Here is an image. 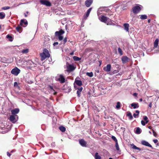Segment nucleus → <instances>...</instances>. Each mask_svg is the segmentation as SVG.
I'll return each instance as SVG.
<instances>
[{
  "mask_svg": "<svg viewBox=\"0 0 159 159\" xmlns=\"http://www.w3.org/2000/svg\"><path fill=\"white\" fill-rule=\"evenodd\" d=\"M140 19L142 20L145 19L147 18V16L145 15H139V16Z\"/></svg>",
  "mask_w": 159,
  "mask_h": 159,
  "instance_id": "26",
  "label": "nucleus"
},
{
  "mask_svg": "<svg viewBox=\"0 0 159 159\" xmlns=\"http://www.w3.org/2000/svg\"><path fill=\"white\" fill-rule=\"evenodd\" d=\"M70 54L71 55H73L74 54V52H71L70 53Z\"/></svg>",
  "mask_w": 159,
  "mask_h": 159,
  "instance_id": "58",
  "label": "nucleus"
},
{
  "mask_svg": "<svg viewBox=\"0 0 159 159\" xmlns=\"http://www.w3.org/2000/svg\"><path fill=\"white\" fill-rule=\"evenodd\" d=\"M19 110L18 108H15L11 111V113L12 115H16L19 113Z\"/></svg>",
  "mask_w": 159,
  "mask_h": 159,
  "instance_id": "17",
  "label": "nucleus"
},
{
  "mask_svg": "<svg viewBox=\"0 0 159 159\" xmlns=\"http://www.w3.org/2000/svg\"><path fill=\"white\" fill-rule=\"evenodd\" d=\"M93 0H87L85 2V4L87 7H89L93 2Z\"/></svg>",
  "mask_w": 159,
  "mask_h": 159,
  "instance_id": "15",
  "label": "nucleus"
},
{
  "mask_svg": "<svg viewBox=\"0 0 159 159\" xmlns=\"http://www.w3.org/2000/svg\"><path fill=\"white\" fill-rule=\"evenodd\" d=\"M143 119L146 121V123H147L149 121L148 118L147 116H144L143 117Z\"/></svg>",
  "mask_w": 159,
  "mask_h": 159,
  "instance_id": "39",
  "label": "nucleus"
},
{
  "mask_svg": "<svg viewBox=\"0 0 159 159\" xmlns=\"http://www.w3.org/2000/svg\"><path fill=\"white\" fill-rule=\"evenodd\" d=\"M139 100L140 102H142V98H140V99H139Z\"/></svg>",
  "mask_w": 159,
  "mask_h": 159,
  "instance_id": "60",
  "label": "nucleus"
},
{
  "mask_svg": "<svg viewBox=\"0 0 159 159\" xmlns=\"http://www.w3.org/2000/svg\"><path fill=\"white\" fill-rule=\"evenodd\" d=\"M127 116L129 117V119L130 120L132 119L133 118L132 114L130 112H129L127 113Z\"/></svg>",
  "mask_w": 159,
  "mask_h": 159,
  "instance_id": "34",
  "label": "nucleus"
},
{
  "mask_svg": "<svg viewBox=\"0 0 159 159\" xmlns=\"http://www.w3.org/2000/svg\"><path fill=\"white\" fill-rule=\"evenodd\" d=\"M153 141L154 143H157V142H158V140L157 139H154L153 140Z\"/></svg>",
  "mask_w": 159,
  "mask_h": 159,
  "instance_id": "50",
  "label": "nucleus"
},
{
  "mask_svg": "<svg viewBox=\"0 0 159 159\" xmlns=\"http://www.w3.org/2000/svg\"><path fill=\"white\" fill-rule=\"evenodd\" d=\"M83 89V88L81 87L77 91V96L78 97H80V96L81 92L82 91Z\"/></svg>",
  "mask_w": 159,
  "mask_h": 159,
  "instance_id": "21",
  "label": "nucleus"
},
{
  "mask_svg": "<svg viewBox=\"0 0 159 159\" xmlns=\"http://www.w3.org/2000/svg\"><path fill=\"white\" fill-rule=\"evenodd\" d=\"M111 65L110 64H107L106 66L103 67V70L107 72L110 71L111 70Z\"/></svg>",
  "mask_w": 159,
  "mask_h": 159,
  "instance_id": "14",
  "label": "nucleus"
},
{
  "mask_svg": "<svg viewBox=\"0 0 159 159\" xmlns=\"http://www.w3.org/2000/svg\"><path fill=\"white\" fill-rule=\"evenodd\" d=\"M7 155L9 157H10V156L11 155V154L8 152H7Z\"/></svg>",
  "mask_w": 159,
  "mask_h": 159,
  "instance_id": "54",
  "label": "nucleus"
},
{
  "mask_svg": "<svg viewBox=\"0 0 159 159\" xmlns=\"http://www.w3.org/2000/svg\"><path fill=\"white\" fill-rule=\"evenodd\" d=\"M64 31L61 30L59 31H56L55 33V35L58 37L59 41H61L63 39L62 35L64 33Z\"/></svg>",
  "mask_w": 159,
  "mask_h": 159,
  "instance_id": "3",
  "label": "nucleus"
},
{
  "mask_svg": "<svg viewBox=\"0 0 159 159\" xmlns=\"http://www.w3.org/2000/svg\"><path fill=\"white\" fill-rule=\"evenodd\" d=\"M152 102H150L149 105L148 107H150V108H151L152 107Z\"/></svg>",
  "mask_w": 159,
  "mask_h": 159,
  "instance_id": "51",
  "label": "nucleus"
},
{
  "mask_svg": "<svg viewBox=\"0 0 159 159\" xmlns=\"http://www.w3.org/2000/svg\"><path fill=\"white\" fill-rule=\"evenodd\" d=\"M40 56L41 57V60L43 61L46 58L49 57L50 55L48 50L46 49H44L43 52L40 54Z\"/></svg>",
  "mask_w": 159,
  "mask_h": 159,
  "instance_id": "2",
  "label": "nucleus"
},
{
  "mask_svg": "<svg viewBox=\"0 0 159 159\" xmlns=\"http://www.w3.org/2000/svg\"><path fill=\"white\" fill-rule=\"evenodd\" d=\"M124 30L126 32H129V25L128 23H125L124 25Z\"/></svg>",
  "mask_w": 159,
  "mask_h": 159,
  "instance_id": "20",
  "label": "nucleus"
},
{
  "mask_svg": "<svg viewBox=\"0 0 159 159\" xmlns=\"http://www.w3.org/2000/svg\"><path fill=\"white\" fill-rule=\"evenodd\" d=\"M86 75H87L89 76L90 77H92L93 76V74L92 72H91L90 73L87 72L86 73Z\"/></svg>",
  "mask_w": 159,
  "mask_h": 159,
  "instance_id": "38",
  "label": "nucleus"
},
{
  "mask_svg": "<svg viewBox=\"0 0 159 159\" xmlns=\"http://www.w3.org/2000/svg\"><path fill=\"white\" fill-rule=\"evenodd\" d=\"M40 2L41 4L50 7L51 5V2L48 0H41Z\"/></svg>",
  "mask_w": 159,
  "mask_h": 159,
  "instance_id": "8",
  "label": "nucleus"
},
{
  "mask_svg": "<svg viewBox=\"0 0 159 159\" xmlns=\"http://www.w3.org/2000/svg\"><path fill=\"white\" fill-rule=\"evenodd\" d=\"M16 29L18 32H20L21 29V27L20 26H18L16 27Z\"/></svg>",
  "mask_w": 159,
  "mask_h": 159,
  "instance_id": "41",
  "label": "nucleus"
},
{
  "mask_svg": "<svg viewBox=\"0 0 159 159\" xmlns=\"http://www.w3.org/2000/svg\"><path fill=\"white\" fill-rule=\"evenodd\" d=\"M10 8V7L8 6H6L3 7L2 8V9L3 10H6Z\"/></svg>",
  "mask_w": 159,
  "mask_h": 159,
  "instance_id": "43",
  "label": "nucleus"
},
{
  "mask_svg": "<svg viewBox=\"0 0 159 159\" xmlns=\"http://www.w3.org/2000/svg\"><path fill=\"white\" fill-rule=\"evenodd\" d=\"M152 130H153V135L154 136L156 137L157 136V134H156V133L153 129H152Z\"/></svg>",
  "mask_w": 159,
  "mask_h": 159,
  "instance_id": "48",
  "label": "nucleus"
},
{
  "mask_svg": "<svg viewBox=\"0 0 159 159\" xmlns=\"http://www.w3.org/2000/svg\"><path fill=\"white\" fill-rule=\"evenodd\" d=\"M149 133L150 134H152V133H151V131H149Z\"/></svg>",
  "mask_w": 159,
  "mask_h": 159,
  "instance_id": "62",
  "label": "nucleus"
},
{
  "mask_svg": "<svg viewBox=\"0 0 159 159\" xmlns=\"http://www.w3.org/2000/svg\"><path fill=\"white\" fill-rule=\"evenodd\" d=\"M28 13V12H27L26 14L25 13V17H27V13Z\"/></svg>",
  "mask_w": 159,
  "mask_h": 159,
  "instance_id": "59",
  "label": "nucleus"
},
{
  "mask_svg": "<svg viewBox=\"0 0 159 159\" xmlns=\"http://www.w3.org/2000/svg\"><path fill=\"white\" fill-rule=\"evenodd\" d=\"M137 93H134L133 94V95L134 96H137Z\"/></svg>",
  "mask_w": 159,
  "mask_h": 159,
  "instance_id": "56",
  "label": "nucleus"
},
{
  "mask_svg": "<svg viewBox=\"0 0 159 159\" xmlns=\"http://www.w3.org/2000/svg\"><path fill=\"white\" fill-rule=\"evenodd\" d=\"M7 39H9V40L11 42L13 41V39L11 36L9 35H7L6 36Z\"/></svg>",
  "mask_w": 159,
  "mask_h": 159,
  "instance_id": "31",
  "label": "nucleus"
},
{
  "mask_svg": "<svg viewBox=\"0 0 159 159\" xmlns=\"http://www.w3.org/2000/svg\"><path fill=\"white\" fill-rule=\"evenodd\" d=\"M137 115H136V114L135 113H134V114H133V116L134 117V118H136V116H137Z\"/></svg>",
  "mask_w": 159,
  "mask_h": 159,
  "instance_id": "55",
  "label": "nucleus"
},
{
  "mask_svg": "<svg viewBox=\"0 0 159 159\" xmlns=\"http://www.w3.org/2000/svg\"><path fill=\"white\" fill-rule=\"evenodd\" d=\"M44 40L45 42H47L50 40V39L48 36H46L44 37Z\"/></svg>",
  "mask_w": 159,
  "mask_h": 159,
  "instance_id": "35",
  "label": "nucleus"
},
{
  "mask_svg": "<svg viewBox=\"0 0 159 159\" xmlns=\"http://www.w3.org/2000/svg\"><path fill=\"white\" fill-rule=\"evenodd\" d=\"M48 89L49 90V92L50 93H53L54 95H56L57 93L55 92L52 86H49L48 87Z\"/></svg>",
  "mask_w": 159,
  "mask_h": 159,
  "instance_id": "11",
  "label": "nucleus"
},
{
  "mask_svg": "<svg viewBox=\"0 0 159 159\" xmlns=\"http://www.w3.org/2000/svg\"><path fill=\"white\" fill-rule=\"evenodd\" d=\"M99 18L101 21L105 23L107 25L111 24V20L107 17L102 16L101 17H99Z\"/></svg>",
  "mask_w": 159,
  "mask_h": 159,
  "instance_id": "1",
  "label": "nucleus"
},
{
  "mask_svg": "<svg viewBox=\"0 0 159 159\" xmlns=\"http://www.w3.org/2000/svg\"><path fill=\"white\" fill-rule=\"evenodd\" d=\"M18 116L16 115H12L10 116L9 120L12 123H15L18 120Z\"/></svg>",
  "mask_w": 159,
  "mask_h": 159,
  "instance_id": "4",
  "label": "nucleus"
},
{
  "mask_svg": "<svg viewBox=\"0 0 159 159\" xmlns=\"http://www.w3.org/2000/svg\"><path fill=\"white\" fill-rule=\"evenodd\" d=\"M28 24V22L25 19H23L20 20V25L22 26L23 27H25Z\"/></svg>",
  "mask_w": 159,
  "mask_h": 159,
  "instance_id": "9",
  "label": "nucleus"
},
{
  "mask_svg": "<svg viewBox=\"0 0 159 159\" xmlns=\"http://www.w3.org/2000/svg\"><path fill=\"white\" fill-rule=\"evenodd\" d=\"M111 138L113 140H114L116 142H116H118L117 139L114 136H112L111 137Z\"/></svg>",
  "mask_w": 159,
  "mask_h": 159,
  "instance_id": "44",
  "label": "nucleus"
},
{
  "mask_svg": "<svg viewBox=\"0 0 159 159\" xmlns=\"http://www.w3.org/2000/svg\"><path fill=\"white\" fill-rule=\"evenodd\" d=\"M141 132L142 130L139 127H138L136 128L135 133L137 134H139L141 133Z\"/></svg>",
  "mask_w": 159,
  "mask_h": 159,
  "instance_id": "23",
  "label": "nucleus"
},
{
  "mask_svg": "<svg viewBox=\"0 0 159 159\" xmlns=\"http://www.w3.org/2000/svg\"><path fill=\"white\" fill-rule=\"evenodd\" d=\"M28 52H29V49H28L27 48V49H25L23 50L22 51V53H23L26 54V53H27Z\"/></svg>",
  "mask_w": 159,
  "mask_h": 159,
  "instance_id": "36",
  "label": "nucleus"
},
{
  "mask_svg": "<svg viewBox=\"0 0 159 159\" xmlns=\"http://www.w3.org/2000/svg\"><path fill=\"white\" fill-rule=\"evenodd\" d=\"M25 61L27 63L26 64L27 65H32V64H34V63L31 60H27Z\"/></svg>",
  "mask_w": 159,
  "mask_h": 159,
  "instance_id": "29",
  "label": "nucleus"
},
{
  "mask_svg": "<svg viewBox=\"0 0 159 159\" xmlns=\"http://www.w3.org/2000/svg\"><path fill=\"white\" fill-rule=\"evenodd\" d=\"M63 41H64V43H65L67 41V39H66V38H65L64 39V40H63Z\"/></svg>",
  "mask_w": 159,
  "mask_h": 159,
  "instance_id": "53",
  "label": "nucleus"
},
{
  "mask_svg": "<svg viewBox=\"0 0 159 159\" xmlns=\"http://www.w3.org/2000/svg\"><path fill=\"white\" fill-rule=\"evenodd\" d=\"M57 80L59 81L61 83H63L65 82V78L62 75H58L56 77Z\"/></svg>",
  "mask_w": 159,
  "mask_h": 159,
  "instance_id": "5",
  "label": "nucleus"
},
{
  "mask_svg": "<svg viewBox=\"0 0 159 159\" xmlns=\"http://www.w3.org/2000/svg\"><path fill=\"white\" fill-rule=\"evenodd\" d=\"M103 8H102V7L100 8L99 9V10H98V15L99 14V12L100 11H102L103 10Z\"/></svg>",
  "mask_w": 159,
  "mask_h": 159,
  "instance_id": "46",
  "label": "nucleus"
},
{
  "mask_svg": "<svg viewBox=\"0 0 159 159\" xmlns=\"http://www.w3.org/2000/svg\"><path fill=\"white\" fill-rule=\"evenodd\" d=\"M116 149L117 150L119 151L120 150V148H119L118 142H116Z\"/></svg>",
  "mask_w": 159,
  "mask_h": 159,
  "instance_id": "40",
  "label": "nucleus"
},
{
  "mask_svg": "<svg viewBox=\"0 0 159 159\" xmlns=\"http://www.w3.org/2000/svg\"><path fill=\"white\" fill-rule=\"evenodd\" d=\"M79 142L80 145L82 146H86V142L84 139H81L80 140Z\"/></svg>",
  "mask_w": 159,
  "mask_h": 159,
  "instance_id": "16",
  "label": "nucleus"
},
{
  "mask_svg": "<svg viewBox=\"0 0 159 159\" xmlns=\"http://www.w3.org/2000/svg\"><path fill=\"white\" fill-rule=\"evenodd\" d=\"M58 42H56L53 43V45L54 48L55 49H57L58 48Z\"/></svg>",
  "mask_w": 159,
  "mask_h": 159,
  "instance_id": "28",
  "label": "nucleus"
},
{
  "mask_svg": "<svg viewBox=\"0 0 159 159\" xmlns=\"http://www.w3.org/2000/svg\"><path fill=\"white\" fill-rule=\"evenodd\" d=\"M159 40L158 39H157L155 40L154 42V47L156 48L157 47L158 44Z\"/></svg>",
  "mask_w": 159,
  "mask_h": 159,
  "instance_id": "25",
  "label": "nucleus"
},
{
  "mask_svg": "<svg viewBox=\"0 0 159 159\" xmlns=\"http://www.w3.org/2000/svg\"><path fill=\"white\" fill-rule=\"evenodd\" d=\"M135 113L137 115H139V111L138 110H136L135 111Z\"/></svg>",
  "mask_w": 159,
  "mask_h": 159,
  "instance_id": "49",
  "label": "nucleus"
},
{
  "mask_svg": "<svg viewBox=\"0 0 159 159\" xmlns=\"http://www.w3.org/2000/svg\"><path fill=\"white\" fill-rule=\"evenodd\" d=\"M92 9V7H91L88 9V10L87 11L86 15L84 16V19H86L89 16Z\"/></svg>",
  "mask_w": 159,
  "mask_h": 159,
  "instance_id": "18",
  "label": "nucleus"
},
{
  "mask_svg": "<svg viewBox=\"0 0 159 159\" xmlns=\"http://www.w3.org/2000/svg\"><path fill=\"white\" fill-rule=\"evenodd\" d=\"M14 87L17 88L18 89H19L20 88L19 86H18V83L17 82H15L14 83Z\"/></svg>",
  "mask_w": 159,
  "mask_h": 159,
  "instance_id": "45",
  "label": "nucleus"
},
{
  "mask_svg": "<svg viewBox=\"0 0 159 159\" xmlns=\"http://www.w3.org/2000/svg\"><path fill=\"white\" fill-rule=\"evenodd\" d=\"M59 129L62 132H64L66 131L65 128L63 126H61L59 127Z\"/></svg>",
  "mask_w": 159,
  "mask_h": 159,
  "instance_id": "30",
  "label": "nucleus"
},
{
  "mask_svg": "<svg viewBox=\"0 0 159 159\" xmlns=\"http://www.w3.org/2000/svg\"><path fill=\"white\" fill-rule=\"evenodd\" d=\"M20 72V70L17 67L13 69L11 71V73L15 76L17 75Z\"/></svg>",
  "mask_w": 159,
  "mask_h": 159,
  "instance_id": "7",
  "label": "nucleus"
},
{
  "mask_svg": "<svg viewBox=\"0 0 159 159\" xmlns=\"http://www.w3.org/2000/svg\"><path fill=\"white\" fill-rule=\"evenodd\" d=\"M95 159H101V157L98 155V152H96L95 154Z\"/></svg>",
  "mask_w": 159,
  "mask_h": 159,
  "instance_id": "32",
  "label": "nucleus"
},
{
  "mask_svg": "<svg viewBox=\"0 0 159 159\" xmlns=\"http://www.w3.org/2000/svg\"><path fill=\"white\" fill-rule=\"evenodd\" d=\"M123 8L124 9H126V8L125 7H123Z\"/></svg>",
  "mask_w": 159,
  "mask_h": 159,
  "instance_id": "63",
  "label": "nucleus"
},
{
  "mask_svg": "<svg viewBox=\"0 0 159 159\" xmlns=\"http://www.w3.org/2000/svg\"><path fill=\"white\" fill-rule=\"evenodd\" d=\"M51 146H52V147H54L55 146V143L53 142V143H52L51 144Z\"/></svg>",
  "mask_w": 159,
  "mask_h": 159,
  "instance_id": "52",
  "label": "nucleus"
},
{
  "mask_svg": "<svg viewBox=\"0 0 159 159\" xmlns=\"http://www.w3.org/2000/svg\"><path fill=\"white\" fill-rule=\"evenodd\" d=\"M73 58L75 61H79L81 60V58H79L78 57L74 56L73 57Z\"/></svg>",
  "mask_w": 159,
  "mask_h": 159,
  "instance_id": "33",
  "label": "nucleus"
},
{
  "mask_svg": "<svg viewBox=\"0 0 159 159\" xmlns=\"http://www.w3.org/2000/svg\"><path fill=\"white\" fill-rule=\"evenodd\" d=\"M148 128H149V129H151V126H149L148 127Z\"/></svg>",
  "mask_w": 159,
  "mask_h": 159,
  "instance_id": "61",
  "label": "nucleus"
},
{
  "mask_svg": "<svg viewBox=\"0 0 159 159\" xmlns=\"http://www.w3.org/2000/svg\"><path fill=\"white\" fill-rule=\"evenodd\" d=\"M142 144L152 148V146L148 142L145 140H142L141 142Z\"/></svg>",
  "mask_w": 159,
  "mask_h": 159,
  "instance_id": "12",
  "label": "nucleus"
},
{
  "mask_svg": "<svg viewBox=\"0 0 159 159\" xmlns=\"http://www.w3.org/2000/svg\"><path fill=\"white\" fill-rule=\"evenodd\" d=\"M109 159H113L112 158L110 157L109 158Z\"/></svg>",
  "mask_w": 159,
  "mask_h": 159,
  "instance_id": "64",
  "label": "nucleus"
},
{
  "mask_svg": "<svg viewBox=\"0 0 159 159\" xmlns=\"http://www.w3.org/2000/svg\"><path fill=\"white\" fill-rule=\"evenodd\" d=\"M140 5H137V6L134 7L132 8L133 12L134 13L137 14L139 13L141 11V7Z\"/></svg>",
  "mask_w": 159,
  "mask_h": 159,
  "instance_id": "6",
  "label": "nucleus"
},
{
  "mask_svg": "<svg viewBox=\"0 0 159 159\" xmlns=\"http://www.w3.org/2000/svg\"><path fill=\"white\" fill-rule=\"evenodd\" d=\"M66 70L68 72H70L75 69V68L73 65H68L67 66Z\"/></svg>",
  "mask_w": 159,
  "mask_h": 159,
  "instance_id": "10",
  "label": "nucleus"
},
{
  "mask_svg": "<svg viewBox=\"0 0 159 159\" xmlns=\"http://www.w3.org/2000/svg\"><path fill=\"white\" fill-rule=\"evenodd\" d=\"M118 52L120 54V55H122L123 53H122V50L120 48H118Z\"/></svg>",
  "mask_w": 159,
  "mask_h": 159,
  "instance_id": "42",
  "label": "nucleus"
},
{
  "mask_svg": "<svg viewBox=\"0 0 159 159\" xmlns=\"http://www.w3.org/2000/svg\"><path fill=\"white\" fill-rule=\"evenodd\" d=\"M141 124L142 125H145L147 123H146V122H145L143 120H142L141 121Z\"/></svg>",
  "mask_w": 159,
  "mask_h": 159,
  "instance_id": "47",
  "label": "nucleus"
},
{
  "mask_svg": "<svg viewBox=\"0 0 159 159\" xmlns=\"http://www.w3.org/2000/svg\"><path fill=\"white\" fill-rule=\"evenodd\" d=\"M71 89L70 88H69L68 90V91L67 92H69L70 91H71Z\"/></svg>",
  "mask_w": 159,
  "mask_h": 159,
  "instance_id": "57",
  "label": "nucleus"
},
{
  "mask_svg": "<svg viewBox=\"0 0 159 159\" xmlns=\"http://www.w3.org/2000/svg\"><path fill=\"white\" fill-rule=\"evenodd\" d=\"M131 146L132 148L133 149H138L139 150H141L139 148L137 147L134 144H131Z\"/></svg>",
  "mask_w": 159,
  "mask_h": 159,
  "instance_id": "27",
  "label": "nucleus"
},
{
  "mask_svg": "<svg viewBox=\"0 0 159 159\" xmlns=\"http://www.w3.org/2000/svg\"><path fill=\"white\" fill-rule=\"evenodd\" d=\"M5 16V14L3 12H0V19H3Z\"/></svg>",
  "mask_w": 159,
  "mask_h": 159,
  "instance_id": "24",
  "label": "nucleus"
},
{
  "mask_svg": "<svg viewBox=\"0 0 159 159\" xmlns=\"http://www.w3.org/2000/svg\"><path fill=\"white\" fill-rule=\"evenodd\" d=\"M75 83L78 85L80 86L82 85V82L80 80H75Z\"/></svg>",
  "mask_w": 159,
  "mask_h": 159,
  "instance_id": "22",
  "label": "nucleus"
},
{
  "mask_svg": "<svg viewBox=\"0 0 159 159\" xmlns=\"http://www.w3.org/2000/svg\"><path fill=\"white\" fill-rule=\"evenodd\" d=\"M129 59L126 56H123L121 58L122 63L124 64L126 63L128 61Z\"/></svg>",
  "mask_w": 159,
  "mask_h": 159,
  "instance_id": "13",
  "label": "nucleus"
},
{
  "mask_svg": "<svg viewBox=\"0 0 159 159\" xmlns=\"http://www.w3.org/2000/svg\"><path fill=\"white\" fill-rule=\"evenodd\" d=\"M116 108L117 109H119L120 108V103L119 102H118L116 103Z\"/></svg>",
  "mask_w": 159,
  "mask_h": 159,
  "instance_id": "37",
  "label": "nucleus"
},
{
  "mask_svg": "<svg viewBox=\"0 0 159 159\" xmlns=\"http://www.w3.org/2000/svg\"><path fill=\"white\" fill-rule=\"evenodd\" d=\"M131 105L133 107L134 109H136L139 108V106L138 103H133L131 104Z\"/></svg>",
  "mask_w": 159,
  "mask_h": 159,
  "instance_id": "19",
  "label": "nucleus"
}]
</instances>
